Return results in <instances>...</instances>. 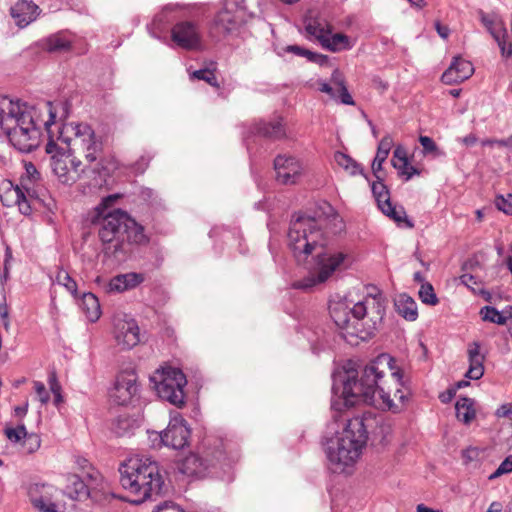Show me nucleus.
<instances>
[{
    "label": "nucleus",
    "instance_id": "f257e3e1",
    "mask_svg": "<svg viewBox=\"0 0 512 512\" xmlns=\"http://www.w3.org/2000/svg\"><path fill=\"white\" fill-rule=\"evenodd\" d=\"M325 244L323 231L315 218L301 213L293 215L288 231V246L298 262L315 254L317 271L316 275L294 282V288L308 290L323 283L344 264L347 254L324 249Z\"/></svg>",
    "mask_w": 512,
    "mask_h": 512
},
{
    "label": "nucleus",
    "instance_id": "f03ea898",
    "mask_svg": "<svg viewBox=\"0 0 512 512\" xmlns=\"http://www.w3.org/2000/svg\"><path fill=\"white\" fill-rule=\"evenodd\" d=\"M45 107L49 117L42 120L34 105L0 95V128L18 151L29 153L35 150L40 144L41 126L44 125L49 130L54 124L56 115L52 110V103L46 102Z\"/></svg>",
    "mask_w": 512,
    "mask_h": 512
},
{
    "label": "nucleus",
    "instance_id": "7ed1b4c3",
    "mask_svg": "<svg viewBox=\"0 0 512 512\" xmlns=\"http://www.w3.org/2000/svg\"><path fill=\"white\" fill-rule=\"evenodd\" d=\"M74 137L71 139V150L83 156L80 159H69L65 154L51 156V169L58 180L65 185H72L77 179L80 192L93 195L95 192L96 166V138L93 128L86 123H77L73 126Z\"/></svg>",
    "mask_w": 512,
    "mask_h": 512
},
{
    "label": "nucleus",
    "instance_id": "20e7f679",
    "mask_svg": "<svg viewBox=\"0 0 512 512\" xmlns=\"http://www.w3.org/2000/svg\"><path fill=\"white\" fill-rule=\"evenodd\" d=\"M392 361L393 359L390 356L382 354L376 360L367 364L362 369L360 376L351 370L334 377L333 393L337 394L340 390L337 385L339 379L341 382V396L346 406H354L360 402L376 405L378 402L376 396L378 395V399L381 400L379 405L382 409L398 412L399 406L394 402L390 391L385 388V372L380 369V365H390Z\"/></svg>",
    "mask_w": 512,
    "mask_h": 512
},
{
    "label": "nucleus",
    "instance_id": "39448f33",
    "mask_svg": "<svg viewBox=\"0 0 512 512\" xmlns=\"http://www.w3.org/2000/svg\"><path fill=\"white\" fill-rule=\"evenodd\" d=\"M330 316L343 332V337L352 344L357 340L370 339L383 320L385 307L381 294L367 295L350 307L345 302H335L329 306Z\"/></svg>",
    "mask_w": 512,
    "mask_h": 512
},
{
    "label": "nucleus",
    "instance_id": "423d86ee",
    "mask_svg": "<svg viewBox=\"0 0 512 512\" xmlns=\"http://www.w3.org/2000/svg\"><path fill=\"white\" fill-rule=\"evenodd\" d=\"M122 487L137 498L132 504H141L153 496H158L164 485L159 466L147 457H133L123 463L119 469Z\"/></svg>",
    "mask_w": 512,
    "mask_h": 512
},
{
    "label": "nucleus",
    "instance_id": "0eeeda50",
    "mask_svg": "<svg viewBox=\"0 0 512 512\" xmlns=\"http://www.w3.org/2000/svg\"><path fill=\"white\" fill-rule=\"evenodd\" d=\"M367 430L362 417H353L335 438L326 442L325 453L334 473H343L354 465L367 442Z\"/></svg>",
    "mask_w": 512,
    "mask_h": 512
},
{
    "label": "nucleus",
    "instance_id": "6e6552de",
    "mask_svg": "<svg viewBox=\"0 0 512 512\" xmlns=\"http://www.w3.org/2000/svg\"><path fill=\"white\" fill-rule=\"evenodd\" d=\"M129 214L121 209L103 213L98 207V237L103 243V253L116 261H123L128 255L127 244L119 239Z\"/></svg>",
    "mask_w": 512,
    "mask_h": 512
},
{
    "label": "nucleus",
    "instance_id": "1a4fd4ad",
    "mask_svg": "<svg viewBox=\"0 0 512 512\" xmlns=\"http://www.w3.org/2000/svg\"><path fill=\"white\" fill-rule=\"evenodd\" d=\"M151 380L157 395L162 400L177 408H183L186 404L184 388L187 385L185 374L174 367H165L155 372Z\"/></svg>",
    "mask_w": 512,
    "mask_h": 512
},
{
    "label": "nucleus",
    "instance_id": "9d476101",
    "mask_svg": "<svg viewBox=\"0 0 512 512\" xmlns=\"http://www.w3.org/2000/svg\"><path fill=\"white\" fill-rule=\"evenodd\" d=\"M109 401L118 406L133 405L140 398L138 375L133 367L121 369L108 389Z\"/></svg>",
    "mask_w": 512,
    "mask_h": 512
},
{
    "label": "nucleus",
    "instance_id": "9b49d317",
    "mask_svg": "<svg viewBox=\"0 0 512 512\" xmlns=\"http://www.w3.org/2000/svg\"><path fill=\"white\" fill-rule=\"evenodd\" d=\"M244 0H225L223 8L215 15L211 32L223 38L236 32L244 21Z\"/></svg>",
    "mask_w": 512,
    "mask_h": 512
},
{
    "label": "nucleus",
    "instance_id": "f8f14e48",
    "mask_svg": "<svg viewBox=\"0 0 512 512\" xmlns=\"http://www.w3.org/2000/svg\"><path fill=\"white\" fill-rule=\"evenodd\" d=\"M56 489L46 483H30L26 487L32 506L39 512H66L64 505L53 501Z\"/></svg>",
    "mask_w": 512,
    "mask_h": 512
},
{
    "label": "nucleus",
    "instance_id": "ddd939ff",
    "mask_svg": "<svg viewBox=\"0 0 512 512\" xmlns=\"http://www.w3.org/2000/svg\"><path fill=\"white\" fill-rule=\"evenodd\" d=\"M115 340L122 349H132L140 342V328L135 319L123 315L114 321Z\"/></svg>",
    "mask_w": 512,
    "mask_h": 512
},
{
    "label": "nucleus",
    "instance_id": "4468645a",
    "mask_svg": "<svg viewBox=\"0 0 512 512\" xmlns=\"http://www.w3.org/2000/svg\"><path fill=\"white\" fill-rule=\"evenodd\" d=\"M274 170L277 182L283 185H293L300 179L303 166L294 156L278 155L274 159Z\"/></svg>",
    "mask_w": 512,
    "mask_h": 512
},
{
    "label": "nucleus",
    "instance_id": "2eb2a0df",
    "mask_svg": "<svg viewBox=\"0 0 512 512\" xmlns=\"http://www.w3.org/2000/svg\"><path fill=\"white\" fill-rule=\"evenodd\" d=\"M190 434L186 421L179 416L170 420L168 427L160 434V438L165 446L182 449L188 444Z\"/></svg>",
    "mask_w": 512,
    "mask_h": 512
},
{
    "label": "nucleus",
    "instance_id": "dca6fc26",
    "mask_svg": "<svg viewBox=\"0 0 512 512\" xmlns=\"http://www.w3.org/2000/svg\"><path fill=\"white\" fill-rule=\"evenodd\" d=\"M171 38L179 47L194 49L200 44L198 26L190 21L177 23L171 31Z\"/></svg>",
    "mask_w": 512,
    "mask_h": 512
},
{
    "label": "nucleus",
    "instance_id": "f3484780",
    "mask_svg": "<svg viewBox=\"0 0 512 512\" xmlns=\"http://www.w3.org/2000/svg\"><path fill=\"white\" fill-rule=\"evenodd\" d=\"M473 73L474 67L470 61L455 56L450 66L442 74L441 79L445 84L451 85L469 79Z\"/></svg>",
    "mask_w": 512,
    "mask_h": 512
},
{
    "label": "nucleus",
    "instance_id": "a211bd4d",
    "mask_svg": "<svg viewBox=\"0 0 512 512\" xmlns=\"http://www.w3.org/2000/svg\"><path fill=\"white\" fill-rule=\"evenodd\" d=\"M214 466L215 463L212 460L191 453L181 461L178 469L182 474L189 477H204L209 472L210 467Z\"/></svg>",
    "mask_w": 512,
    "mask_h": 512
},
{
    "label": "nucleus",
    "instance_id": "6ab92c4d",
    "mask_svg": "<svg viewBox=\"0 0 512 512\" xmlns=\"http://www.w3.org/2000/svg\"><path fill=\"white\" fill-rule=\"evenodd\" d=\"M40 13L39 7L33 2L26 0H19L10 9L12 18L15 19L16 24L23 28L34 21Z\"/></svg>",
    "mask_w": 512,
    "mask_h": 512
},
{
    "label": "nucleus",
    "instance_id": "aec40b11",
    "mask_svg": "<svg viewBox=\"0 0 512 512\" xmlns=\"http://www.w3.org/2000/svg\"><path fill=\"white\" fill-rule=\"evenodd\" d=\"M145 280L144 274L129 272L118 274L110 279L108 283V291L115 293H123L138 287Z\"/></svg>",
    "mask_w": 512,
    "mask_h": 512
},
{
    "label": "nucleus",
    "instance_id": "412c9836",
    "mask_svg": "<svg viewBox=\"0 0 512 512\" xmlns=\"http://www.w3.org/2000/svg\"><path fill=\"white\" fill-rule=\"evenodd\" d=\"M481 345L479 342L474 341L468 345L467 355L469 368L465 374V377L478 380L484 374V360L485 355L480 351Z\"/></svg>",
    "mask_w": 512,
    "mask_h": 512
},
{
    "label": "nucleus",
    "instance_id": "4be33fe9",
    "mask_svg": "<svg viewBox=\"0 0 512 512\" xmlns=\"http://www.w3.org/2000/svg\"><path fill=\"white\" fill-rule=\"evenodd\" d=\"M478 17L480 22L486 28V30L490 33V35L494 38V40H499L500 35H507V29L503 18L501 15L495 11L484 12L483 10L478 11Z\"/></svg>",
    "mask_w": 512,
    "mask_h": 512
},
{
    "label": "nucleus",
    "instance_id": "5701e85b",
    "mask_svg": "<svg viewBox=\"0 0 512 512\" xmlns=\"http://www.w3.org/2000/svg\"><path fill=\"white\" fill-rule=\"evenodd\" d=\"M123 232L127 236V241H124V243L127 244L128 254L131 252L130 245L140 246L146 245L149 242V238L144 232V227L137 223L130 215L125 222Z\"/></svg>",
    "mask_w": 512,
    "mask_h": 512
},
{
    "label": "nucleus",
    "instance_id": "b1692460",
    "mask_svg": "<svg viewBox=\"0 0 512 512\" xmlns=\"http://www.w3.org/2000/svg\"><path fill=\"white\" fill-rule=\"evenodd\" d=\"M254 133L265 138L278 140L285 136V129L282 118L271 121H259L254 125Z\"/></svg>",
    "mask_w": 512,
    "mask_h": 512
},
{
    "label": "nucleus",
    "instance_id": "393cba45",
    "mask_svg": "<svg viewBox=\"0 0 512 512\" xmlns=\"http://www.w3.org/2000/svg\"><path fill=\"white\" fill-rule=\"evenodd\" d=\"M63 494L72 500L83 501L90 497L88 485L78 475H69Z\"/></svg>",
    "mask_w": 512,
    "mask_h": 512
},
{
    "label": "nucleus",
    "instance_id": "a878e982",
    "mask_svg": "<svg viewBox=\"0 0 512 512\" xmlns=\"http://www.w3.org/2000/svg\"><path fill=\"white\" fill-rule=\"evenodd\" d=\"M75 250L84 260L93 261L96 257V238L91 229L83 228L81 240L76 244Z\"/></svg>",
    "mask_w": 512,
    "mask_h": 512
},
{
    "label": "nucleus",
    "instance_id": "bb28decb",
    "mask_svg": "<svg viewBox=\"0 0 512 512\" xmlns=\"http://www.w3.org/2000/svg\"><path fill=\"white\" fill-rule=\"evenodd\" d=\"M396 311L404 319L408 321H415L418 317L417 304L415 300L407 294L399 295L395 301Z\"/></svg>",
    "mask_w": 512,
    "mask_h": 512
},
{
    "label": "nucleus",
    "instance_id": "cd10ccee",
    "mask_svg": "<svg viewBox=\"0 0 512 512\" xmlns=\"http://www.w3.org/2000/svg\"><path fill=\"white\" fill-rule=\"evenodd\" d=\"M393 138L391 135H385L379 142L376 156L372 163V171L375 176L382 170V165L386 161L389 152L393 146Z\"/></svg>",
    "mask_w": 512,
    "mask_h": 512
},
{
    "label": "nucleus",
    "instance_id": "c85d7f7f",
    "mask_svg": "<svg viewBox=\"0 0 512 512\" xmlns=\"http://www.w3.org/2000/svg\"><path fill=\"white\" fill-rule=\"evenodd\" d=\"M379 209L398 225L404 224L405 227L410 229L414 227V223L407 217L406 211L402 206L396 207L389 201Z\"/></svg>",
    "mask_w": 512,
    "mask_h": 512
},
{
    "label": "nucleus",
    "instance_id": "c756f323",
    "mask_svg": "<svg viewBox=\"0 0 512 512\" xmlns=\"http://www.w3.org/2000/svg\"><path fill=\"white\" fill-rule=\"evenodd\" d=\"M321 45L323 48L332 52L351 49L349 37L342 33H336L333 35H329L327 33L325 39L322 40Z\"/></svg>",
    "mask_w": 512,
    "mask_h": 512
},
{
    "label": "nucleus",
    "instance_id": "7c9ffc66",
    "mask_svg": "<svg viewBox=\"0 0 512 512\" xmlns=\"http://www.w3.org/2000/svg\"><path fill=\"white\" fill-rule=\"evenodd\" d=\"M136 427V421L127 414L119 415L112 422L111 430L119 437L129 436Z\"/></svg>",
    "mask_w": 512,
    "mask_h": 512
},
{
    "label": "nucleus",
    "instance_id": "2f4dec72",
    "mask_svg": "<svg viewBox=\"0 0 512 512\" xmlns=\"http://www.w3.org/2000/svg\"><path fill=\"white\" fill-rule=\"evenodd\" d=\"M330 81L332 85L338 88L339 101L345 105H354V100L345 85L344 76L338 69L332 72Z\"/></svg>",
    "mask_w": 512,
    "mask_h": 512
},
{
    "label": "nucleus",
    "instance_id": "473e14b6",
    "mask_svg": "<svg viewBox=\"0 0 512 512\" xmlns=\"http://www.w3.org/2000/svg\"><path fill=\"white\" fill-rule=\"evenodd\" d=\"M455 410L457 419L465 424L470 423L475 417L473 400L468 397L458 399L455 404Z\"/></svg>",
    "mask_w": 512,
    "mask_h": 512
},
{
    "label": "nucleus",
    "instance_id": "72a5a7b5",
    "mask_svg": "<svg viewBox=\"0 0 512 512\" xmlns=\"http://www.w3.org/2000/svg\"><path fill=\"white\" fill-rule=\"evenodd\" d=\"M335 162L342 167L347 173L352 176L357 174H363V168L359 163H357L353 158H351L348 154H345L340 151H336L334 154Z\"/></svg>",
    "mask_w": 512,
    "mask_h": 512
},
{
    "label": "nucleus",
    "instance_id": "f704fd0d",
    "mask_svg": "<svg viewBox=\"0 0 512 512\" xmlns=\"http://www.w3.org/2000/svg\"><path fill=\"white\" fill-rule=\"evenodd\" d=\"M24 192L19 186H14L8 182V186L3 190L0 195L1 202L4 206L11 207L16 205L20 199H23Z\"/></svg>",
    "mask_w": 512,
    "mask_h": 512
},
{
    "label": "nucleus",
    "instance_id": "c9c22d12",
    "mask_svg": "<svg viewBox=\"0 0 512 512\" xmlns=\"http://www.w3.org/2000/svg\"><path fill=\"white\" fill-rule=\"evenodd\" d=\"M377 181H374L371 185L373 196L375 197L378 207L381 208L385 203L390 201V193L387 186L383 183L380 177L377 175Z\"/></svg>",
    "mask_w": 512,
    "mask_h": 512
},
{
    "label": "nucleus",
    "instance_id": "e433bc0d",
    "mask_svg": "<svg viewBox=\"0 0 512 512\" xmlns=\"http://www.w3.org/2000/svg\"><path fill=\"white\" fill-rule=\"evenodd\" d=\"M71 42L60 34L52 35L47 38L45 48L49 52H64L69 50Z\"/></svg>",
    "mask_w": 512,
    "mask_h": 512
},
{
    "label": "nucleus",
    "instance_id": "4c0bfd02",
    "mask_svg": "<svg viewBox=\"0 0 512 512\" xmlns=\"http://www.w3.org/2000/svg\"><path fill=\"white\" fill-rule=\"evenodd\" d=\"M418 296L422 303L426 305L435 306L439 303V299L430 283H423L420 286Z\"/></svg>",
    "mask_w": 512,
    "mask_h": 512
},
{
    "label": "nucleus",
    "instance_id": "58836bf2",
    "mask_svg": "<svg viewBox=\"0 0 512 512\" xmlns=\"http://www.w3.org/2000/svg\"><path fill=\"white\" fill-rule=\"evenodd\" d=\"M480 315L484 321L504 325L507 317L502 315L496 308L492 306H485L480 310Z\"/></svg>",
    "mask_w": 512,
    "mask_h": 512
},
{
    "label": "nucleus",
    "instance_id": "ea45409f",
    "mask_svg": "<svg viewBox=\"0 0 512 512\" xmlns=\"http://www.w3.org/2000/svg\"><path fill=\"white\" fill-rule=\"evenodd\" d=\"M190 77L192 79L202 80L211 85L212 87L219 88L220 85L217 81L215 70L204 68L194 71Z\"/></svg>",
    "mask_w": 512,
    "mask_h": 512
},
{
    "label": "nucleus",
    "instance_id": "a19ab883",
    "mask_svg": "<svg viewBox=\"0 0 512 512\" xmlns=\"http://www.w3.org/2000/svg\"><path fill=\"white\" fill-rule=\"evenodd\" d=\"M82 305L87 318L91 322H96V294L92 292L84 293Z\"/></svg>",
    "mask_w": 512,
    "mask_h": 512
},
{
    "label": "nucleus",
    "instance_id": "79ce46f5",
    "mask_svg": "<svg viewBox=\"0 0 512 512\" xmlns=\"http://www.w3.org/2000/svg\"><path fill=\"white\" fill-rule=\"evenodd\" d=\"M118 168V162L114 157L103 159L98 163V178L104 177V183H107L106 177L114 173Z\"/></svg>",
    "mask_w": 512,
    "mask_h": 512
},
{
    "label": "nucleus",
    "instance_id": "37998d69",
    "mask_svg": "<svg viewBox=\"0 0 512 512\" xmlns=\"http://www.w3.org/2000/svg\"><path fill=\"white\" fill-rule=\"evenodd\" d=\"M4 434L7 439L13 443H18L27 436V430L23 423L18 424L17 427H6Z\"/></svg>",
    "mask_w": 512,
    "mask_h": 512
},
{
    "label": "nucleus",
    "instance_id": "c03bdc74",
    "mask_svg": "<svg viewBox=\"0 0 512 512\" xmlns=\"http://www.w3.org/2000/svg\"><path fill=\"white\" fill-rule=\"evenodd\" d=\"M305 30L311 36L316 37L318 39V41L320 42V44H322V40L325 39V37L327 35V31L325 30V28L320 23H318L316 20H310L305 25Z\"/></svg>",
    "mask_w": 512,
    "mask_h": 512
},
{
    "label": "nucleus",
    "instance_id": "a18cd8bd",
    "mask_svg": "<svg viewBox=\"0 0 512 512\" xmlns=\"http://www.w3.org/2000/svg\"><path fill=\"white\" fill-rule=\"evenodd\" d=\"M408 158L404 147L397 146L393 152L392 165L395 169L407 168Z\"/></svg>",
    "mask_w": 512,
    "mask_h": 512
},
{
    "label": "nucleus",
    "instance_id": "49530a36",
    "mask_svg": "<svg viewBox=\"0 0 512 512\" xmlns=\"http://www.w3.org/2000/svg\"><path fill=\"white\" fill-rule=\"evenodd\" d=\"M56 281L63 285L71 294H76L77 284L66 271H59L56 275Z\"/></svg>",
    "mask_w": 512,
    "mask_h": 512
},
{
    "label": "nucleus",
    "instance_id": "de8ad7c7",
    "mask_svg": "<svg viewBox=\"0 0 512 512\" xmlns=\"http://www.w3.org/2000/svg\"><path fill=\"white\" fill-rule=\"evenodd\" d=\"M494 202L498 210L507 215H512V194H507L506 196L498 195Z\"/></svg>",
    "mask_w": 512,
    "mask_h": 512
},
{
    "label": "nucleus",
    "instance_id": "09e8293b",
    "mask_svg": "<svg viewBox=\"0 0 512 512\" xmlns=\"http://www.w3.org/2000/svg\"><path fill=\"white\" fill-rule=\"evenodd\" d=\"M512 472V455L507 456L499 465V467L488 477L489 480H494L504 474Z\"/></svg>",
    "mask_w": 512,
    "mask_h": 512
},
{
    "label": "nucleus",
    "instance_id": "8fccbe9b",
    "mask_svg": "<svg viewBox=\"0 0 512 512\" xmlns=\"http://www.w3.org/2000/svg\"><path fill=\"white\" fill-rule=\"evenodd\" d=\"M41 445V439L40 437L35 433H28L27 436L24 438L23 446L26 449L28 453H34L40 448Z\"/></svg>",
    "mask_w": 512,
    "mask_h": 512
},
{
    "label": "nucleus",
    "instance_id": "3c124183",
    "mask_svg": "<svg viewBox=\"0 0 512 512\" xmlns=\"http://www.w3.org/2000/svg\"><path fill=\"white\" fill-rule=\"evenodd\" d=\"M123 197L121 193H114L102 197L101 203L98 205L103 213H107L108 208L114 207V205Z\"/></svg>",
    "mask_w": 512,
    "mask_h": 512
},
{
    "label": "nucleus",
    "instance_id": "603ef678",
    "mask_svg": "<svg viewBox=\"0 0 512 512\" xmlns=\"http://www.w3.org/2000/svg\"><path fill=\"white\" fill-rule=\"evenodd\" d=\"M509 35L500 36L499 40H495L499 46L501 55L504 58H512V43L508 41Z\"/></svg>",
    "mask_w": 512,
    "mask_h": 512
},
{
    "label": "nucleus",
    "instance_id": "864d4df0",
    "mask_svg": "<svg viewBox=\"0 0 512 512\" xmlns=\"http://www.w3.org/2000/svg\"><path fill=\"white\" fill-rule=\"evenodd\" d=\"M419 142L423 147L424 153H433L438 150L434 140L428 136H420Z\"/></svg>",
    "mask_w": 512,
    "mask_h": 512
},
{
    "label": "nucleus",
    "instance_id": "5fc2aeb1",
    "mask_svg": "<svg viewBox=\"0 0 512 512\" xmlns=\"http://www.w3.org/2000/svg\"><path fill=\"white\" fill-rule=\"evenodd\" d=\"M34 388H35L37 395L39 396L40 402L42 404L48 403L50 397H49L48 392L46 391L45 385L40 381H35Z\"/></svg>",
    "mask_w": 512,
    "mask_h": 512
},
{
    "label": "nucleus",
    "instance_id": "6e6d98bb",
    "mask_svg": "<svg viewBox=\"0 0 512 512\" xmlns=\"http://www.w3.org/2000/svg\"><path fill=\"white\" fill-rule=\"evenodd\" d=\"M0 318L3 322V326L6 330H9L10 321H9V307L6 303L5 297L3 301L0 303Z\"/></svg>",
    "mask_w": 512,
    "mask_h": 512
},
{
    "label": "nucleus",
    "instance_id": "4d7b16f0",
    "mask_svg": "<svg viewBox=\"0 0 512 512\" xmlns=\"http://www.w3.org/2000/svg\"><path fill=\"white\" fill-rule=\"evenodd\" d=\"M154 512H184L178 505L172 502H165L157 506Z\"/></svg>",
    "mask_w": 512,
    "mask_h": 512
},
{
    "label": "nucleus",
    "instance_id": "13d9d810",
    "mask_svg": "<svg viewBox=\"0 0 512 512\" xmlns=\"http://www.w3.org/2000/svg\"><path fill=\"white\" fill-rule=\"evenodd\" d=\"M25 170L28 178L32 181L40 179V173L38 172L35 165L31 162L25 164Z\"/></svg>",
    "mask_w": 512,
    "mask_h": 512
},
{
    "label": "nucleus",
    "instance_id": "bf43d9fd",
    "mask_svg": "<svg viewBox=\"0 0 512 512\" xmlns=\"http://www.w3.org/2000/svg\"><path fill=\"white\" fill-rule=\"evenodd\" d=\"M319 91L328 94L332 99H337L336 92L331 84L325 82V81H319Z\"/></svg>",
    "mask_w": 512,
    "mask_h": 512
},
{
    "label": "nucleus",
    "instance_id": "052dcab7",
    "mask_svg": "<svg viewBox=\"0 0 512 512\" xmlns=\"http://www.w3.org/2000/svg\"><path fill=\"white\" fill-rule=\"evenodd\" d=\"M307 50L306 48L304 47H301V46H298V45H288L284 48V51L287 52V53H292L296 56H299V57H304L306 56V53H307Z\"/></svg>",
    "mask_w": 512,
    "mask_h": 512
},
{
    "label": "nucleus",
    "instance_id": "680f3d73",
    "mask_svg": "<svg viewBox=\"0 0 512 512\" xmlns=\"http://www.w3.org/2000/svg\"><path fill=\"white\" fill-rule=\"evenodd\" d=\"M19 207V211L23 215H30L32 209L30 206V203L28 202L25 194H23V199H20L19 202L16 204Z\"/></svg>",
    "mask_w": 512,
    "mask_h": 512
},
{
    "label": "nucleus",
    "instance_id": "e2e57ef3",
    "mask_svg": "<svg viewBox=\"0 0 512 512\" xmlns=\"http://www.w3.org/2000/svg\"><path fill=\"white\" fill-rule=\"evenodd\" d=\"M496 416L499 418L502 417H508L512 415V404L511 403H505L502 404L497 410H496Z\"/></svg>",
    "mask_w": 512,
    "mask_h": 512
},
{
    "label": "nucleus",
    "instance_id": "0e129e2a",
    "mask_svg": "<svg viewBox=\"0 0 512 512\" xmlns=\"http://www.w3.org/2000/svg\"><path fill=\"white\" fill-rule=\"evenodd\" d=\"M49 386H50V390L51 392L54 394V393H60L61 392V385L60 383L58 382L57 380V377H56V374L55 372H52L50 375H49Z\"/></svg>",
    "mask_w": 512,
    "mask_h": 512
},
{
    "label": "nucleus",
    "instance_id": "69168bd1",
    "mask_svg": "<svg viewBox=\"0 0 512 512\" xmlns=\"http://www.w3.org/2000/svg\"><path fill=\"white\" fill-rule=\"evenodd\" d=\"M398 172L401 175H405L406 180H410L414 175L420 174V171L417 168L409 165V162L407 163V168H402L401 170H398Z\"/></svg>",
    "mask_w": 512,
    "mask_h": 512
},
{
    "label": "nucleus",
    "instance_id": "338daca9",
    "mask_svg": "<svg viewBox=\"0 0 512 512\" xmlns=\"http://www.w3.org/2000/svg\"><path fill=\"white\" fill-rule=\"evenodd\" d=\"M460 281L462 284H464L465 286H467L469 288H471L473 285L477 284L476 277L469 273H465V274L461 275Z\"/></svg>",
    "mask_w": 512,
    "mask_h": 512
},
{
    "label": "nucleus",
    "instance_id": "774afa93",
    "mask_svg": "<svg viewBox=\"0 0 512 512\" xmlns=\"http://www.w3.org/2000/svg\"><path fill=\"white\" fill-rule=\"evenodd\" d=\"M435 29L439 36L443 39H447L450 34V29L446 25H442L440 22L435 23Z\"/></svg>",
    "mask_w": 512,
    "mask_h": 512
}]
</instances>
